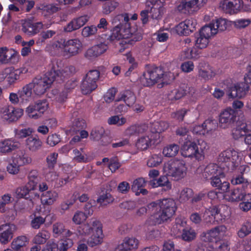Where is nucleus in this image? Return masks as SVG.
Segmentation results:
<instances>
[{
    "instance_id": "15",
    "label": "nucleus",
    "mask_w": 251,
    "mask_h": 251,
    "mask_svg": "<svg viewBox=\"0 0 251 251\" xmlns=\"http://www.w3.org/2000/svg\"><path fill=\"white\" fill-rule=\"evenodd\" d=\"M22 31L29 36H34L39 32L43 28L42 22L33 23L31 18L25 19L21 21Z\"/></svg>"
},
{
    "instance_id": "39",
    "label": "nucleus",
    "mask_w": 251,
    "mask_h": 251,
    "mask_svg": "<svg viewBox=\"0 0 251 251\" xmlns=\"http://www.w3.org/2000/svg\"><path fill=\"white\" fill-rule=\"evenodd\" d=\"M29 186L27 183L24 186L18 187L15 191L16 198L18 199L24 198L25 199L29 198L30 191L35 190V189H30L31 188Z\"/></svg>"
},
{
    "instance_id": "33",
    "label": "nucleus",
    "mask_w": 251,
    "mask_h": 251,
    "mask_svg": "<svg viewBox=\"0 0 251 251\" xmlns=\"http://www.w3.org/2000/svg\"><path fill=\"white\" fill-rule=\"evenodd\" d=\"M58 194L55 191L49 190L41 195V201L43 205H52L57 200Z\"/></svg>"
},
{
    "instance_id": "58",
    "label": "nucleus",
    "mask_w": 251,
    "mask_h": 251,
    "mask_svg": "<svg viewBox=\"0 0 251 251\" xmlns=\"http://www.w3.org/2000/svg\"><path fill=\"white\" fill-rule=\"evenodd\" d=\"M251 233V223L247 222L244 223L238 232L240 238H244Z\"/></svg>"
},
{
    "instance_id": "1",
    "label": "nucleus",
    "mask_w": 251,
    "mask_h": 251,
    "mask_svg": "<svg viewBox=\"0 0 251 251\" xmlns=\"http://www.w3.org/2000/svg\"><path fill=\"white\" fill-rule=\"evenodd\" d=\"M50 69L42 76H37L34 78L32 82L29 83L34 94L38 96L44 94L49 89L53 82L57 80H64L71 75L75 70L74 67H66L62 70L59 69L57 63L52 61L50 65Z\"/></svg>"
},
{
    "instance_id": "32",
    "label": "nucleus",
    "mask_w": 251,
    "mask_h": 251,
    "mask_svg": "<svg viewBox=\"0 0 251 251\" xmlns=\"http://www.w3.org/2000/svg\"><path fill=\"white\" fill-rule=\"evenodd\" d=\"M43 143L38 136H31L26 139V148L32 152H35L40 150Z\"/></svg>"
},
{
    "instance_id": "27",
    "label": "nucleus",
    "mask_w": 251,
    "mask_h": 251,
    "mask_svg": "<svg viewBox=\"0 0 251 251\" xmlns=\"http://www.w3.org/2000/svg\"><path fill=\"white\" fill-rule=\"evenodd\" d=\"M139 241L135 238L126 237L121 244L118 246V249L121 251H128L138 248Z\"/></svg>"
},
{
    "instance_id": "43",
    "label": "nucleus",
    "mask_w": 251,
    "mask_h": 251,
    "mask_svg": "<svg viewBox=\"0 0 251 251\" xmlns=\"http://www.w3.org/2000/svg\"><path fill=\"white\" fill-rule=\"evenodd\" d=\"M211 23L217 31V33L219 31H223L226 30L228 25V21L226 19L222 18L213 20Z\"/></svg>"
},
{
    "instance_id": "42",
    "label": "nucleus",
    "mask_w": 251,
    "mask_h": 251,
    "mask_svg": "<svg viewBox=\"0 0 251 251\" xmlns=\"http://www.w3.org/2000/svg\"><path fill=\"white\" fill-rule=\"evenodd\" d=\"M93 211L91 209L88 212H83L81 211H77L74 214L73 217V221L77 225H80L84 222L88 216L93 214Z\"/></svg>"
},
{
    "instance_id": "51",
    "label": "nucleus",
    "mask_w": 251,
    "mask_h": 251,
    "mask_svg": "<svg viewBox=\"0 0 251 251\" xmlns=\"http://www.w3.org/2000/svg\"><path fill=\"white\" fill-rule=\"evenodd\" d=\"M190 110L185 108H181L171 113V117L175 120L181 122L184 120V117Z\"/></svg>"
},
{
    "instance_id": "45",
    "label": "nucleus",
    "mask_w": 251,
    "mask_h": 251,
    "mask_svg": "<svg viewBox=\"0 0 251 251\" xmlns=\"http://www.w3.org/2000/svg\"><path fill=\"white\" fill-rule=\"evenodd\" d=\"M199 75L204 80H209L214 77L216 72L213 68L208 65L206 69L200 68L199 70Z\"/></svg>"
},
{
    "instance_id": "44",
    "label": "nucleus",
    "mask_w": 251,
    "mask_h": 251,
    "mask_svg": "<svg viewBox=\"0 0 251 251\" xmlns=\"http://www.w3.org/2000/svg\"><path fill=\"white\" fill-rule=\"evenodd\" d=\"M14 162L20 166L28 164L31 162L32 159L29 155L23 151L18 153L14 158Z\"/></svg>"
},
{
    "instance_id": "26",
    "label": "nucleus",
    "mask_w": 251,
    "mask_h": 251,
    "mask_svg": "<svg viewBox=\"0 0 251 251\" xmlns=\"http://www.w3.org/2000/svg\"><path fill=\"white\" fill-rule=\"evenodd\" d=\"M30 84H27L21 90L18 91L20 103L23 104H27L33 99V90Z\"/></svg>"
},
{
    "instance_id": "35",
    "label": "nucleus",
    "mask_w": 251,
    "mask_h": 251,
    "mask_svg": "<svg viewBox=\"0 0 251 251\" xmlns=\"http://www.w3.org/2000/svg\"><path fill=\"white\" fill-rule=\"evenodd\" d=\"M150 185L153 188H156L159 186H164V191H166L172 188V184L169 181L167 176H161L158 179H152L150 180Z\"/></svg>"
},
{
    "instance_id": "22",
    "label": "nucleus",
    "mask_w": 251,
    "mask_h": 251,
    "mask_svg": "<svg viewBox=\"0 0 251 251\" xmlns=\"http://www.w3.org/2000/svg\"><path fill=\"white\" fill-rule=\"evenodd\" d=\"M248 184L244 183L243 186H237L229 192V200L231 201H246L247 196L246 189Z\"/></svg>"
},
{
    "instance_id": "8",
    "label": "nucleus",
    "mask_w": 251,
    "mask_h": 251,
    "mask_svg": "<svg viewBox=\"0 0 251 251\" xmlns=\"http://www.w3.org/2000/svg\"><path fill=\"white\" fill-rule=\"evenodd\" d=\"M164 74L163 70L160 67L153 66L149 67L143 74L142 82L144 86H152L163 78Z\"/></svg>"
},
{
    "instance_id": "48",
    "label": "nucleus",
    "mask_w": 251,
    "mask_h": 251,
    "mask_svg": "<svg viewBox=\"0 0 251 251\" xmlns=\"http://www.w3.org/2000/svg\"><path fill=\"white\" fill-rule=\"evenodd\" d=\"M105 133V130L102 126H96L93 128L90 134V138L94 141H98Z\"/></svg>"
},
{
    "instance_id": "30",
    "label": "nucleus",
    "mask_w": 251,
    "mask_h": 251,
    "mask_svg": "<svg viewBox=\"0 0 251 251\" xmlns=\"http://www.w3.org/2000/svg\"><path fill=\"white\" fill-rule=\"evenodd\" d=\"M22 71L19 69L15 70L11 68H6L3 72L2 78H6L9 84H12L20 78Z\"/></svg>"
},
{
    "instance_id": "29",
    "label": "nucleus",
    "mask_w": 251,
    "mask_h": 251,
    "mask_svg": "<svg viewBox=\"0 0 251 251\" xmlns=\"http://www.w3.org/2000/svg\"><path fill=\"white\" fill-rule=\"evenodd\" d=\"M202 175L204 178L209 180V178L214 176H223V172L219 169L218 165L211 163L206 167Z\"/></svg>"
},
{
    "instance_id": "63",
    "label": "nucleus",
    "mask_w": 251,
    "mask_h": 251,
    "mask_svg": "<svg viewBox=\"0 0 251 251\" xmlns=\"http://www.w3.org/2000/svg\"><path fill=\"white\" fill-rule=\"evenodd\" d=\"M206 133L215 130L218 126L216 121L212 119H207L203 123Z\"/></svg>"
},
{
    "instance_id": "40",
    "label": "nucleus",
    "mask_w": 251,
    "mask_h": 251,
    "mask_svg": "<svg viewBox=\"0 0 251 251\" xmlns=\"http://www.w3.org/2000/svg\"><path fill=\"white\" fill-rule=\"evenodd\" d=\"M50 238V234L47 230H41L34 236L33 242L40 245L46 243Z\"/></svg>"
},
{
    "instance_id": "54",
    "label": "nucleus",
    "mask_w": 251,
    "mask_h": 251,
    "mask_svg": "<svg viewBox=\"0 0 251 251\" xmlns=\"http://www.w3.org/2000/svg\"><path fill=\"white\" fill-rule=\"evenodd\" d=\"M20 5L22 12H28L34 7L35 2L34 0H17Z\"/></svg>"
},
{
    "instance_id": "41",
    "label": "nucleus",
    "mask_w": 251,
    "mask_h": 251,
    "mask_svg": "<svg viewBox=\"0 0 251 251\" xmlns=\"http://www.w3.org/2000/svg\"><path fill=\"white\" fill-rule=\"evenodd\" d=\"M180 148L176 144H172L165 147L162 153L165 157H173L175 156L178 152Z\"/></svg>"
},
{
    "instance_id": "37",
    "label": "nucleus",
    "mask_w": 251,
    "mask_h": 251,
    "mask_svg": "<svg viewBox=\"0 0 251 251\" xmlns=\"http://www.w3.org/2000/svg\"><path fill=\"white\" fill-rule=\"evenodd\" d=\"M56 31L52 30H47L42 31L38 36L36 40V44L40 46L45 44L46 41L52 37Z\"/></svg>"
},
{
    "instance_id": "25",
    "label": "nucleus",
    "mask_w": 251,
    "mask_h": 251,
    "mask_svg": "<svg viewBox=\"0 0 251 251\" xmlns=\"http://www.w3.org/2000/svg\"><path fill=\"white\" fill-rule=\"evenodd\" d=\"M19 143L12 139H6L0 141V152L5 154L18 149Z\"/></svg>"
},
{
    "instance_id": "31",
    "label": "nucleus",
    "mask_w": 251,
    "mask_h": 251,
    "mask_svg": "<svg viewBox=\"0 0 251 251\" xmlns=\"http://www.w3.org/2000/svg\"><path fill=\"white\" fill-rule=\"evenodd\" d=\"M145 185V180L142 177L138 178L133 181L131 185V190L135 193L136 196H139L140 194L143 195H147L148 191L144 188Z\"/></svg>"
},
{
    "instance_id": "47",
    "label": "nucleus",
    "mask_w": 251,
    "mask_h": 251,
    "mask_svg": "<svg viewBox=\"0 0 251 251\" xmlns=\"http://www.w3.org/2000/svg\"><path fill=\"white\" fill-rule=\"evenodd\" d=\"M67 230L65 228V226L63 223L56 222L52 226V232L55 238H57L61 235L65 236V234Z\"/></svg>"
},
{
    "instance_id": "46",
    "label": "nucleus",
    "mask_w": 251,
    "mask_h": 251,
    "mask_svg": "<svg viewBox=\"0 0 251 251\" xmlns=\"http://www.w3.org/2000/svg\"><path fill=\"white\" fill-rule=\"evenodd\" d=\"M28 181L27 183L31 189H36L39 182V173L37 170L30 171L28 175Z\"/></svg>"
},
{
    "instance_id": "2",
    "label": "nucleus",
    "mask_w": 251,
    "mask_h": 251,
    "mask_svg": "<svg viewBox=\"0 0 251 251\" xmlns=\"http://www.w3.org/2000/svg\"><path fill=\"white\" fill-rule=\"evenodd\" d=\"M129 19L127 15L124 17V20L118 25L115 26L111 31V34L107 38V40L111 42L115 40L119 41L121 48L119 51L122 52L128 48L129 45H133L135 42L142 39L141 34L131 33Z\"/></svg>"
},
{
    "instance_id": "62",
    "label": "nucleus",
    "mask_w": 251,
    "mask_h": 251,
    "mask_svg": "<svg viewBox=\"0 0 251 251\" xmlns=\"http://www.w3.org/2000/svg\"><path fill=\"white\" fill-rule=\"evenodd\" d=\"M14 131L16 137L23 138L30 136V135L32 133L33 130L32 128L28 127L21 129H15Z\"/></svg>"
},
{
    "instance_id": "21",
    "label": "nucleus",
    "mask_w": 251,
    "mask_h": 251,
    "mask_svg": "<svg viewBox=\"0 0 251 251\" xmlns=\"http://www.w3.org/2000/svg\"><path fill=\"white\" fill-rule=\"evenodd\" d=\"M82 48L81 41L77 39L66 40L64 54L69 56H73L77 54Z\"/></svg>"
},
{
    "instance_id": "60",
    "label": "nucleus",
    "mask_w": 251,
    "mask_h": 251,
    "mask_svg": "<svg viewBox=\"0 0 251 251\" xmlns=\"http://www.w3.org/2000/svg\"><path fill=\"white\" fill-rule=\"evenodd\" d=\"M163 5L152 6L151 10V16L153 19H159L163 14Z\"/></svg>"
},
{
    "instance_id": "50",
    "label": "nucleus",
    "mask_w": 251,
    "mask_h": 251,
    "mask_svg": "<svg viewBox=\"0 0 251 251\" xmlns=\"http://www.w3.org/2000/svg\"><path fill=\"white\" fill-rule=\"evenodd\" d=\"M199 32L202 34V36H205L209 39L217 34V31L211 25V22L208 25L201 27Z\"/></svg>"
},
{
    "instance_id": "61",
    "label": "nucleus",
    "mask_w": 251,
    "mask_h": 251,
    "mask_svg": "<svg viewBox=\"0 0 251 251\" xmlns=\"http://www.w3.org/2000/svg\"><path fill=\"white\" fill-rule=\"evenodd\" d=\"M162 161L160 155L157 154H153L148 160L147 164L149 167H155L158 166Z\"/></svg>"
},
{
    "instance_id": "28",
    "label": "nucleus",
    "mask_w": 251,
    "mask_h": 251,
    "mask_svg": "<svg viewBox=\"0 0 251 251\" xmlns=\"http://www.w3.org/2000/svg\"><path fill=\"white\" fill-rule=\"evenodd\" d=\"M136 98L133 92L129 90H126L121 92L118 96L116 101H124L128 106L133 105Z\"/></svg>"
},
{
    "instance_id": "34",
    "label": "nucleus",
    "mask_w": 251,
    "mask_h": 251,
    "mask_svg": "<svg viewBox=\"0 0 251 251\" xmlns=\"http://www.w3.org/2000/svg\"><path fill=\"white\" fill-rule=\"evenodd\" d=\"M74 233L69 230H68L65 234V238L62 239L59 244L58 250L59 251H67L71 248L73 244V241L71 237L74 235Z\"/></svg>"
},
{
    "instance_id": "57",
    "label": "nucleus",
    "mask_w": 251,
    "mask_h": 251,
    "mask_svg": "<svg viewBox=\"0 0 251 251\" xmlns=\"http://www.w3.org/2000/svg\"><path fill=\"white\" fill-rule=\"evenodd\" d=\"M43 174L47 180L49 181H53L55 180H57L58 177V175L57 173L54 171V168L53 169L44 168Z\"/></svg>"
},
{
    "instance_id": "52",
    "label": "nucleus",
    "mask_w": 251,
    "mask_h": 251,
    "mask_svg": "<svg viewBox=\"0 0 251 251\" xmlns=\"http://www.w3.org/2000/svg\"><path fill=\"white\" fill-rule=\"evenodd\" d=\"M196 38L195 46L197 48L202 49L207 47L209 43V38L202 36L200 32L196 36Z\"/></svg>"
},
{
    "instance_id": "3",
    "label": "nucleus",
    "mask_w": 251,
    "mask_h": 251,
    "mask_svg": "<svg viewBox=\"0 0 251 251\" xmlns=\"http://www.w3.org/2000/svg\"><path fill=\"white\" fill-rule=\"evenodd\" d=\"M148 208L155 210L154 224H161L171 218L176 210V203L172 199L159 200L149 204Z\"/></svg>"
},
{
    "instance_id": "5",
    "label": "nucleus",
    "mask_w": 251,
    "mask_h": 251,
    "mask_svg": "<svg viewBox=\"0 0 251 251\" xmlns=\"http://www.w3.org/2000/svg\"><path fill=\"white\" fill-rule=\"evenodd\" d=\"M165 123L164 122L154 123L151 127H154V129L148 133L146 136H143L138 139L136 143V146L141 150H146L152 144H157L160 142V133L164 130L162 128H159V126H162Z\"/></svg>"
},
{
    "instance_id": "17",
    "label": "nucleus",
    "mask_w": 251,
    "mask_h": 251,
    "mask_svg": "<svg viewBox=\"0 0 251 251\" xmlns=\"http://www.w3.org/2000/svg\"><path fill=\"white\" fill-rule=\"evenodd\" d=\"M2 118L9 122L18 120L23 114V110L15 108L12 105L5 106L0 110Z\"/></svg>"
},
{
    "instance_id": "14",
    "label": "nucleus",
    "mask_w": 251,
    "mask_h": 251,
    "mask_svg": "<svg viewBox=\"0 0 251 251\" xmlns=\"http://www.w3.org/2000/svg\"><path fill=\"white\" fill-rule=\"evenodd\" d=\"M226 230L224 226H217L214 228L203 232L201 235V240L204 242H214L216 244L220 240L221 233H224Z\"/></svg>"
},
{
    "instance_id": "7",
    "label": "nucleus",
    "mask_w": 251,
    "mask_h": 251,
    "mask_svg": "<svg viewBox=\"0 0 251 251\" xmlns=\"http://www.w3.org/2000/svg\"><path fill=\"white\" fill-rule=\"evenodd\" d=\"M202 218L203 222L206 224H216L224 222L226 216L220 212L219 206L215 205L205 208Z\"/></svg>"
},
{
    "instance_id": "20",
    "label": "nucleus",
    "mask_w": 251,
    "mask_h": 251,
    "mask_svg": "<svg viewBox=\"0 0 251 251\" xmlns=\"http://www.w3.org/2000/svg\"><path fill=\"white\" fill-rule=\"evenodd\" d=\"M107 49V44L105 42H101L89 48L84 55L87 59L93 60L105 52Z\"/></svg>"
},
{
    "instance_id": "16",
    "label": "nucleus",
    "mask_w": 251,
    "mask_h": 251,
    "mask_svg": "<svg viewBox=\"0 0 251 251\" xmlns=\"http://www.w3.org/2000/svg\"><path fill=\"white\" fill-rule=\"evenodd\" d=\"M220 7L226 13L230 14L245 10L242 0H223L220 3Z\"/></svg>"
},
{
    "instance_id": "55",
    "label": "nucleus",
    "mask_w": 251,
    "mask_h": 251,
    "mask_svg": "<svg viewBox=\"0 0 251 251\" xmlns=\"http://www.w3.org/2000/svg\"><path fill=\"white\" fill-rule=\"evenodd\" d=\"M114 200L113 197L110 193H106L100 195L97 201L101 206H103L112 203Z\"/></svg>"
},
{
    "instance_id": "9",
    "label": "nucleus",
    "mask_w": 251,
    "mask_h": 251,
    "mask_svg": "<svg viewBox=\"0 0 251 251\" xmlns=\"http://www.w3.org/2000/svg\"><path fill=\"white\" fill-rule=\"evenodd\" d=\"M181 153L183 156L195 158L200 161L204 158V153L202 150L199 149L198 145L194 142L187 141L181 148Z\"/></svg>"
},
{
    "instance_id": "59",
    "label": "nucleus",
    "mask_w": 251,
    "mask_h": 251,
    "mask_svg": "<svg viewBox=\"0 0 251 251\" xmlns=\"http://www.w3.org/2000/svg\"><path fill=\"white\" fill-rule=\"evenodd\" d=\"M58 157V153L53 152L49 154L46 158L47 163V167L44 168H49V169H53L57 163V159Z\"/></svg>"
},
{
    "instance_id": "24",
    "label": "nucleus",
    "mask_w": 251,
    "mask_h": 251,
    "mask_svg": "<svg viewBox=\"0 0 251 251\" xmlns=\"http://www.w3.org/2000/svg\"><path fill=\"white\" fill-rule=\"evenodd\" d=\"M1 229L4 230L0 234V242L2 244H6L13 238L16 226L14 225H5L0 226V230Z\"/></svg>"
},
{
    "instance_id": "10",
    "label": "nucleus",
    "mask_w": 251,
    "mask_h": 251,
    "mask_svg": "<svg viewBox=\"0 0 251 251\" xmlns=\"http://www.w3.org/2000/svg\"><path fill=\"white\" fill-rule=\"evenodd\" d=\"M49 104L46 100H38L35 102L29 104L26 109L28 116L34 119H38L47 110Z\"/></svg>"
},
{
    "instance_id": "23",
    "label": "nucleus",
    "mask_w": 251,
    "mask_h": 251,
    "mask_svg": "<svg viewBox=\"0 0 251 251\" xmlns=\"http://www.w3.org/2000/svg\"><path fill=\"white\" fill-rule=\"evenodd\" d=\"M89 17L85 15L73 19L64 27V31L70 32L77 30L84 25L89 20Z\"/></svg>"
},
{
    "instance_id": "18",
    "label": "nucleus",
    "mask_w": 251,
    "mask_h": 251,
    "mask_svg": "<svg viewBox=\"0 0 251 251\" xmlns=\"http://www.w3.org/2000/svg\"><path fill=\"white\" fill-rule=\"evenodd\" d=\"M196 21L193 19H187L176 26V33L179 35H188L195 29Z\"/></svg>"
},
{
    "instance_id": "56",
    "label": "nucleus",
    "mask_w": 251,
    "mask_h": 251,
    "mask_svg": "<svg viewBox=\"0 0 251 251\" xmlns=\"http://www.w3.org/2000/svg\"><path fill=\"white\" fill-rule=\"evenodd\" d=\"M46 221V218L40 216L34 215L33 218L30 222L31 227L34 229H38L43 225Z\"/></svg>"
},
{
    "instance_id": "6",
    "label": "nucleus",
    "mask_w": 251,
    "mask_h": 251,
    "mask_svg": "<svg viewBox=\"0 0 251 251\" xmlns=\"http://www.w3.org/2000/svg\"><path fill=\"white\" fill-rule=\"evenodd\" d=\"M100 75V72L97 70H90L86 74L82 79L80 85L83 94H89L97 88V82Z\"/></svg>"
},
{
    "instance_id": "4",
    "label": "nucleus",
    "mask_w": 251,
    "mask_h": 251,
    "mask_svg": "<svg viewBox=\"0 0 251 251\" xmlns=\"http://www.w3.org/2000/svg\"><path fill=\"white\" fill-rule=\"evenodd\" d=\"M221 168L226 172H231L239 165L238 152L233 149H227L221 152L218 157Z\"/></svg>"
},
{
    "instance_id": "49",
    "label": "nucleus",
    "mask_w": 251,
    "mask_h": 251,
    "mask_svg": "<svg viewBox=\"0 0 251 251\" xmlns=\"http://www.w3.org/2000/svg\"><path fill=\"white\" fill-rule=\"evenodd\" d=\"M181 237L184 241L190 242L196 238V233L194 229L191 227H186L182 230Z\"/></svg>"
},
{
    "instance_id": "12",
    "label": "nucleus",
    "mask_w": 251,
    "mask_h": 251,
    "mask_svg": "<svg viewBox=\"0 0 251 251\" xmlns=\"http://www.w3.org/2000/svg\"><path fill=\"white\" fill-rule=\"evenodd\" d=\"M249 86L246 83L240 82L234 86L228 87L226 90L228 99L235 98L241 99L245 97L249 91Z\"/></svg>"
},
{
    "instance_id": "11",
    "label": "nucleus",
    "mask_w": 251,
    "mask_h": 251,
    "mask_svg": "<svg viewBox=\"0 0 251 251\" xmlns=\"http://www.w3.org/2000/svg\"><path fill=\"white\" fill-rule=\"evenodd\" d=\"M237 112L228 107L222 111L219 116V126L224 129L228 127L236 121Z\"/></svg>"
},
{
    "instance_id": "19",
    "label": "nucleus",
    "mask_w": 251,
    "mask_h": 251,
    "mask_svg": "<svg viewBox=\"0 0 251 251\" xmlns=\"http://www.w3.org/2000/svg\"><path fill=\"white\" fill-rule=\"evenodd\" d=\"M94 224L97 226L96 229L87 240V244L91 247H94L101 244L103 239L102 226L101 222L100 221H95Z\"/></svg>"
},
{
    "instance_id": "13",
    "label": "nucleus",
    "mask_w": 251,
    "mask_h": 251,
    "mask_svg": "<svg viewBox=\"0 0 251 251\" xmlns=\"http://www.w3.org/2000/svg\"><path fill=\"white\" fill-rule=\"evenodd\" d=\"M186 170L185 163L183 160H175L168 165V174L178 180L184 176Z\"/></svg>"
},
{
    "instance_id": "38",
    "label": "nucleus",
    "mask_w": 251,
    "mask_h": 251,
    "mask_svg": "<svg viewBox=\"0 0 251 251\" xmlns=\"http://www.w3.org/2000/svg\"><path fill=\"white\" fill-rule=\"evenodd\" d=\"M95 221H98L95 219H92L89 223L82 225L78 228V231L81 235H88L94 232L96 229V226L94 224Z\"/></svg>"
},
{
    "instance_id": "64",
    "label": "nucleus",
    "mask_w": 251,
    "mask_h": 251,
    "mask_svg": "<svg viewBox=\"0 0 251 251\" xmlns=\"http://www.w3.org/2000/svg\"><path fill=\"white\" fill-rule=\"evenodd\" d=\"M61 141L60 135L56 133L48 136L47 139V144L50 147H54Z\"/></svg>"
},
{
    "instance_id": "53",
    "label": "nucleus",
    "mask_w": 251,
    "mask_h": 251,
    "mask_svg": "<svg viewBox=\"0 0 251 251\" xmlns=\"http://www.w3.org/2000/svg\"><path fill=\"white\" fill-rule=\"evenodd\" d=\"M194 191L192 189L184 188L180 192L179 200L181 202H185L192 199Z\"/></svg>"
},
{
    "instance_id": "36",
    "label": "nucleus",
    "mask_w": 251,
    "mask_h": 251,
    "mask_svg": "<svg viewBox=\"0 0 251 251\" xmlns=\"http://www.w3.org/2000/svg\"><path fill=\"white\" fill-rule=\"evenodd\" d=\"M28 243V239L25 236H20L14 239L11 248L14 251H24V248Z\"/></svg>"
}]
</instances>
